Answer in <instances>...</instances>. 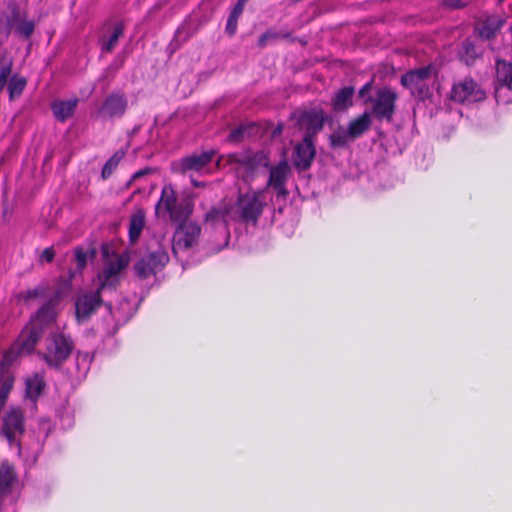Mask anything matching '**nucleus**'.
Returning <instances> with one entry per match:
<instances>
[{
  "label": "nucleus",
  "mask_w": 512,
  "mask_h": 512,
  "mask_svg": "<svg viewBox=\"0 0 512 512\" xmlns=\"http://www.w3.org/2000/svg\"><path fill=\"white\" fill-rule=\"evenodd\" d=\"M201 227L195 222H182L178 224L175 234L177 245L184 249H190L198 243Z\"/></svg>",
  "instance_id": "obj_19"
},
{
  "label": "nucleus",
  "mask_w": 512,
  "mask_h": 512,
  "mask_svg": "<svg viewBox=\"0 0 512 512\" xmlns=\"http://www.w3.org/2000/svg\"><path fill=\"white\" fill-rule=\"evenodd\" d=\"M243 132H244L243 127H237L231 131L229 138L235 142L240 141L243 136Z\"/></svg>",
  "instance_id": "obj_45"
},
{
  "label": "nucleus",
  "mask_w": 512,
  "mask_h": 512,
  "mask_svg": "<svg viewBox=\"0 0 512 512\" xmlns=\"http://www.w3.org/2000/svg\"><path fill=\"white\" fill-rule=\"evenodd\" d=\"M12 67V59L6 53L0 52V93L6 87V84L12 73Z\"/></svg>",
  "instance_id": "obj_32"
},
{
  "label": "nucleus",
  "mask_w": 512,
  "mask_h": 512,
  "mask_svg": "<svg viewBox=\"0 0 512 512\" xmlns=\"http://www.w3.org/2000/svg\"><path fill=\"white\" fill-rule=\"evenodd\" d=\"M227 165L229 170L244 183L251 186L258 175L270 165L268 155L263 151L242 150L221 155L216 164Z\"/></svg>",
  "instance_id": "obj_1"
},
{
  "label": "nucleus",
  "mask_w": 512,
  "mask_h": 512,
  "mask_svg": "<svg viewBox=\"0 0 512 512\" xmlns=\"http://www.w3.org/2000/svg\"><path fill=\"white\" fill-rule=\"evenodd\" d=\"M397 100L398 94L391 87L378 89L376 96L370 102L372 104L371 115L379 122H392L396 112Z\"/></svg>",
  "instance_id": "obj_7"
},
{
  "label": "nucleus",
  "mask_w": 512,
  "mask_h": 512,
  "mask_svg": "<svg viewBox=\"0 0 512 512\" xmlns=\"http://www.w3.org/2000/svg\"><path fill=\"white\" fill-rule=\"evenodd\" d=\"M206 223L217 224L222 222L226 227L234 222L232 214L231 202H221L219 205L212 207L204 217Z\"/></svg>",
  "instance_id": "obj_20"
},
{
  "label": "nucleus",
  "mask_w": 512,
  "mask_h": 512,
  "mask_svg": "<svg viewBox=\"0 0 512 512\" xmlns=\"http://www.w3.org/2000/svg\"><path fill=\"white\" fill-rule=\"evenodd\" d=\"M103 290H100L98 287L94 292L84 293L77 297L75 308H76V318L79 321L88 320L92 314L96 312V310L103 304V299L101 296Z\"/></svg>",
  "instance_id": "obj_16"
},
{
  "label": "nucleus",
  "mask_w": 512,
  "mask_h": 512,
  "mask_svg": "<svg viewBox=\"0 0 512 512\" xmlns=\"http://www.w3.org/2000/svg\"><path fill=\"white\" fill-rule=\"evenodd\" d=\"M485 97V92L471 77H465L455 83L450 91V99L459 104L480 102Z\"/></svg>",
  "instance_id": "obj_11"
},
{
  "label": "nucleus",
  "mask_w": 512,
  "mask_h": 512,
  "mask_svg": "<svg viewBox=\"0 0 512 512\" xmlns=\"http://www.w3.org/2000/svg\"><path fill=\"white\" fill-rule=\"evenodd\" d=\"M45 386L44 377L36 373L33 377L26 380V394L30 399L36 401L42 394Z\"/></svg>",
  "instance_id": "obj_28"
},
{
  "label": "nucleus",
  "mask_w": 512,
  "mask_h": 512,
  "mask_svg": "<svg viewBox=\"0 0 512 512\" xmlns=\"http://www.w3.org/2000/svg\"><path fill=\"white\" fill-rule=\"evenodd\" d=\"M502 21L497 18H488L482 22L477 28L476 32L481 39H493L497 32L501 29Z\"/></svg>",
  "instance_id": "obj_26"
},
{
  "label": "nucleus",
  "mask_w": 512,
  "mask_h": 512,
  "mask_svg": "<svg viewBox=\"0 0 512 512\" xmlns=\"http://www.w3.org/2000/svg\"><path fill=\"white\" fill-rule=\"evenodd\" d=\"M481 52L477 49L472 41L466 39L462 42L459 57L467 65L475 63L476 59L480 57Z\"/></svg>",
  "instance_id": "obj_31"
},
{
  "label": "nucleus",
  "mask_w": 512,
  "mask_h": 512,
  "mask_svg": "<svg viewBox=\"0 0 512 512\" xmlns=\"http://www.w3.org/2000/svg\"><path fill=\"white\" fill-rule=\"evenodd\" d=\"M496 78L501 86L512 90V63L498 59L496 61Z\"/></svg>",
  "instance_id": "obj_25"
},
{
  "label": "nucleus",
  "mask_w": 512,
  "mask_h": 512,
  "mask_svg": "<svg viewBox=\"0 0 512 512\" xmlns=\"http://www.w3.org/2000/svg\"><path fill=\"white\" fill-rule=\"evenodd\" d=\"M144 226H145V213L143 210H138L136 213H134L130 217V221H129L128 235H129V240L131 243H135L139 239Z\"/></svg>",
  "instance_id": "obj_27"
},
{
  "label": "nucleus",
  "mask_w": 512,
  "mask_h": 512,
  "mask_svg": "<svg viewBox=\"0 0 512 512\" xmlns=\"http://www.w3.org/2000/svg\"><path fill=\"white\" fill-rule=\"evenodd\" d=\"M325 120L322 110L312 109L304 112L299 119L300 125L305 129L303 137L310 136V139L315 140L317 134L323 129Z\"/></svg>",
  "instance_id": "obj_18"
},
{
  "label": "nucleus",
  "mask_w": 512,
  "mask_h": 512,
  "mask_svg": "<svg viewBox=\"0 0 512 512\" xmlns=\"http://www.w3.org/2000/svg\"><path fill=\"white\" fill-rule=\"evenodd\" d=\"M55 257V251L53 247L45 248L41 254V260L51 263Z\"/></svg>",
  "instance_id": "obj_43"
},
{
  "label": "nucleus",
  "mask_w": 512,
  "mask_h": 512,
  "mask_svg": "<svg viewBox=\"0 0 512 512\" xmlns=\"http://www.w3.org/2000/svg\"><path fill=\"white\" fill-rule=\"evenodd\" d=\"M25 433V415L19 407H12L3 417L2 434L10 445L20 447V437Z\"/></svg>",
  "instance_id": "obj_10"
},
{
  "label": "nucleus",
  "mask_w": 512,
  "mask_h": 512,
  "mask_svg": "<svg viewBox=\"0 0 512 512\" xmlns=\"http://www.w3.org/2000/svg\"><path fill=\"white\" fill-rule=\"evenodd\" d=\"M34 30L35 22L28 17L27 11L15 1H10L0 19V43L7 40L12 32L23 40H29Z\"/></svg>",
  "instance_id": "obj_3"
},
{
  "label": "nucleus",
  "mask_w": 512,
  "mask_h": 512,
  "mask_svg": "<svg viewBox=\"0 0 512 512\" xmlns=\"http://www.w3.org/2000/svg\"><path fill=\"white\" fill-rule=\"evenodd\" d=\"M289 36L290 33H285L282 35L272 29H269L258 38L257 45L259 48L263 49L267 46L269 41L277 40L280 37L287 38Z\"/></svg>",
  "instance_id": "obj_38"
},
{
  "label": "nucleus",
  "mask_w": 512,
  "mask_h": 512,
  "mask_svg": "<svg viewBox=\"0 0 512 512\" xmlns=\"http://www.w3.org/2000/svg\"><path fill=\"white\" fill-rule=\"evenodd\" d=\"M316 157L315 140L309 137H303L302 141L297 143L293 149L292 161L298 171L310 169Z\"/></svg>",
  "instance_id": "obj_15"
},
{
  "label": "nucleus",
  "mask_w": 512,
  "mask_h": 512,
  "mask_svg": "<svg viewBox=\"0 0 512 512\" xmlns=\"http://www.w3.org/2000/svg\"><path fill=\"white\" fill-rule=\"evenodd\" d=\"M349 138L350 134H348V129L345 130L344 128L339 127L337 130L333 131L329 137L330 146L334 149L344 147Z\"/></svg>",
  "instance_id": "obj_35"
},
{
  "label": "nucleus",
  "mask_w": 512,
  "mask_h": 512,
  "mask_svg": "<svg viewBox=\"0 0 512 512\" xmlns=\"http://www.w3.org/2000/svg\"><path fill=\"white\" fill-rule=\"evenodd\" d=\"M133 182H134V181H132V177H131V178H130V180L126 183L125 187H126L127 189H128V188H130Z\"/></svg>",
  "instance_id": "obj_49"
},
{
  "label": "nucleus",
  "mask_w": 512,
  "mask_h": 512,
  "mask_svg": "<svg viewBox=\"0 0 512 512\" xmlns=\"http://www.w3.org/2000/svg\"><path fill=\"white\" fill-rule=\"evenodd\" d=\"M129 258L116 255L113 260L104 263L103 271L98 275L100 290L115 289L120 282V273L128 266Z\"/></svg>",
  "instance_id": "obj_12"
},
{
  "label": "nucleus",
  "mask_w": 512,
  "mask_h": 512,
  "mask_svg": "<svg viewBox=\"0 0 512 512\" xmlns=\"http://www.w3.org/2000/svg\"><path fill=\"white\" fill-rule=\"evenodd\" d=\"M436 74L433 65L416 68L407 71L401 76V84L411 92V95L420 101H425L432 96L430 82Z\"/></svg>",
  "instance_id": "obj_5"
},
{
  "label": "nucleus",
  "mask_w": 512,
  "mask_h": 512,
  "mask_svg": "<svg viewBox=\"0 0 512 512\" xmlns=\"http://www.w3.org/2000/svg\"><path fill=\"white\" fill-rule=\"evenodd\" d=\"M153 172V169L150 168V167H146L144 169H140L138 171H136L133 175H132V181H136L138 179H140L141 177L143 176H146L148 174H151Z\"/></svg>",
  "instance_id": "obj_46"
},
{
  "label": "nucleus",
  "mask_w": 512,
  "mask_h": 512,
  "mask_svg": "<svg viewBox=\"0 0 512 512\" xmlns=\"http://www.w3.org/2000/svg\"><path fill=\"white\" fill-rule=\"evenodd\" d=\"M161 210L169 214L172 222L180 224L193 213L194 202L189 197L178 199L174 188L171 185H165L156 205V213L159 214Z\"/></svg>",
  "instance_id": "obj_4"
},
{
  "label": "nucleus",
  "mask_w": 512,
  "mask_h": 512,
  "mask_svg": "<svg viewBox=\"0 0 512 512\" xmlns=\"http://www.w3.org/2000/svg\"><path fill=\"white\" fill-rule=\"evenodd\" d=\"M45 330L41 323L37 321H30L22 330L19 337L15 341L20 350L25 354H30L34 351L37 343L43 337Z\"/></svg>",
  "instance_id": "obj_17"
},
{
  "label": "nucleus",
  "mask_w": 512,
  "mask_h": 512,
  "mask_svg": "<svg viewBox=\"0 0 512 512\" xmlns=\"http://www.w3.org/2000/svg\"><path fill=\"white\" fill-rule=\"evenodd\" d=\"M105 306L108 308L109 311H111V309H112L111 303H105Z\"/></svg>",
  "instance_id": "obj_50"
},
{
  "label": "nucleus",
  "mask_w": 512,
  "mask_h": 512,
  "mask_svg": "<svg viewBox=\"0 0 512 512\" xmlns=\"http://www.w3.org/2000/svg\"><path fill=\"white\" fill-rule=\"evenodd\" d=\"M20 354H25L15 342L3 355L0 364V405L7 401L8 396L14 386V373L11 369L12 363Z\"/></svg>",
  "instance_id": "obj_9"
},
{
  "label": "nucleus",
  "mask_w": 512,
  "mask_h": 512,
  "mask_svg": "<svg viewBox=\"0 0 512 512\" xmlns=\"http://www.w3.org/2000/svg\"><path fill=\"white\" fill-rule=\"evenodd\" d=\"M283 128H284V124L283 123H279L273 130L272 132V136L273 137H276V136H279L282 131H283Z\"/></svg>",
  "instance_id": "obj_48"
},
{
  "label": "nucleus",
  "mask_w": 512,
  "mask_h": 512,
  "mask_svg": "<svg viewBox=\"0 0 512 512\" xmlns=\"http://www.w3.org/2000/svg\"><path fill=\"white\" fill-rule=\"evenodd\" d=\"M241 3L246 4L249 0H239Z\"/></svg>",
  "instance_id": "obj_53"
},
{
  "label": "nucleus",
  "mask_w": 512,
  "mask_h": 512,
  "mask_svg": "<svg viewBox=\"0 0 512 512\" xmlns=\"http://www.w3.org/2000/svg\"><path fill=\"white\" fill-rule=\"evenodd\" d=\"M54 317V307L51 302H47L37 311L35 317L31 321H37L45 328L48 323L54 320Z\"/></svg>",
  "instance_id": "obj_34"
},
{
  "label": "nucleus",
  "mask_w": 512,
  "mask_h": 512,
  "mask_svg": "<svg viewBox=\"0 0 512 512\" xmlns=\"http://www.w3.org/2000/svg\"><path fill=\"white\" fill-rule=\"evenodd\" d=\"M217 151L210 149L202 152H194L190 155L182 157L179 160V171L182 174L186 173H201L213 162Z\"/></svg>",
  "instance_id": "obj_13"
},
{
  "label": "nucleus",
  "mask_w": 512,
  "mask_h": 512,
  "mask_svg": "<svg viewBox=\"0 0 512 512\" xmlns=\"http://www.w3.org/2000/svg\"><path fill=\"white\" fill-rule=\"evenodd\" d=\"M288 171L289 167L286 161H281L278 165L270 167V175L266 187L273 188L286 184Z\"/></svg>",
  "instance_id": "obj_24"
},
{
  "label": "nucleus",
  "mask_w": 512,
  "mask_h": 512,
  "mask_svg": "<svg viewBox=\"0 0 512 512\" xmlns=\"http://www.w3.org/2000/svg\"><path fill=\"white\" fill-rule=\"evenodd\" d=\"M128 108V100L124 92L113 91L102 102L98 116L104 119L121 118Z\"/></svg>",
  "instance_id": "obj_14"
},
{
  "label": "nucleus",
  "mask_w": 512,
  "mask_h": 512,
  "mask_svg": "<svg viewBox=\"0 0 512 512\" xmlns=\"http://www.w3.org/2000/svg\"><path fill=\"white\" fill-rule=\"evenodd\" d=\"M238 20H239V18L229 15V17L227 19L226 27H225L226 33L229 36L235 35V33L237 31V27H238Z\"/></svg>",
  "instance_id": "obj_40"
},
{
  "label": "nucleus",
  "mask_w": 512,
  "mask_h": 512,
  "mask_svg": "<svg viewBox=\"0 0 512 512\" xmlns=\"http://www.w3.org/2000/svg\"><path fill=\"white\" fill-rule=\"evenodd\" d=\"M123 154L120 152H115L110 159L104 164L101 172V176L104 180L108 179L113 171L116 169L118 164L120 163Z\"/></svg>",
  "instance_id": "obj_36"
},
{
  "label": "nucleus",
  "mask_w": 512,
  "mask_h": 512,
  "mask_svg": "<svg viewBox=\"0 0 512 512\" xmlns=\"http://www.w3.org/2000/svg\"><path fill=\"white\" fill-rule=\"evenodd\" d=\"M355 90L352 86H346L336 92L332 98V107L336 112L347 110L353 104Z\"/></svg>",
  "instance_id": "obj_22"
},
{
  "label": "nucleus",
  "mask_w": 512,
  "mask_h": 512,
  "mask_svg": "<svg viewBox=\"0 0 512 512\" xmlns=\"http://www.w3.org/2000/svg\"><path fill=\"white\" fill-rule=\"evenodd\" d=\"M470 0H443V4L449 8L457 9L468 5Z\"/></svg>",
  "instance_id": "obj_42"
},
{
  "label": "nucleus",
  "mask_w": 512,
  "mask_h": 512,
  "mask_svg": "<svg viewBox=\"0 0 512 512\" xmlns=\"http://www.w3.org/2000/svg\"><path fill=\"white\" fill-rule=\"evenodd\" d=\"M101 254H102V258L105 262H107L108 260H112L111 257L112 256L115 257L117 255V254H114L110 244H108V243H103L101 245Z\"/></svg>",
  "instance_id": "obj_41"
},
{
  "label": "nucleus",
  "mask_w": 512,
  "mask_h": 512,
  "mask_svg": "<svg viewBox=\"0 0 512 512\" xmlns=\"http://www.w3.org/2000/svg\"><path fill=\"white\" fill-rule=\"evenodd\" d=\"M192 183H193V185H194L195 187H200V186H201L197 181H192Z\"/></svg>",
  "instance_id": "obj_51"
},
{
  "label": "nucleus",
  "mask_w": 512,
  "mask_h": 512,
  "mask_svg": "<svg viewBox=\"0 0 512 512\" xmlns=\"http://www.w3.org/2000/svg\"><path fill=\"white\" fill-rule=\"evenodd\" d=\"M6 86L9 92V99L13 101L22 95L27 86V80L23 76L15 74L10 77Z\"/></svg>",
  "instance_id": "obj_30"
},
{
  "label": "nucleus",
  "mask_w": 512,
  "mask_h": 512,
  "mask_svg": "<svg viewBox=\"0 0 512 512\" xmlns=\"http://www.w3.org/2000/svg\"><path fill=\"white\" fill-rule=\"evenodd\" d=\"M372 86H373V80H370L369 82L364 84L358 92V96H359V98H361L363 100L364 104L370 103L373 99L370 96Z\"/></svg>",
  "instance_id": "obj_39"
},
{
  "label": "nucleus",
  "mask_w": 512,
  "mask_h": 512,
  "mask_svg": "<svg viewBox=\"0 0 512 512\" xmlns=\"http://www.w3.org/2000/svg\"><path fill=\"white\" fill-rule=\"evenodd\" d=\"M97 255V250L94 246L84 248L83 246H77L74 248V257L76 261V268L79 272H82L87 265L88 259H94Z\"/></svg>",
  "instance_id": "obj_29"
},
{
  "label": "nucleus",
  "mask_w": 512,
  "mask_h": 512,
  "mask_svg": "<svg viewBox=\"0 0 512 512\" xmlns=\"http://www.w3.org/2000/svg\"><path fill=\"white\" fill-rule=\"evenodd\" d=\"M74 350L72 338L63 333H53L46 340V351L42 353V359L51 367L60 368L71 356Z\"/></svg>",
  "instance_id": "obj_6"
},
{
  "label": "nucleus",
  "mask_w": 512,
  "mask_h": 512,
  "mask_svg": "<svg viewBox=\"0 0 512 512\" xmlns=\"http://www.w3.org/2000/svg\"><path fill=\"white\" fill-rule=\"evenodd\" d=\"M371 124L372 121L370 114L368 112L360 114L358 117H356L349 123L348 134H350V138H359L370 129Z\"/></svg>",
  "instance_id": "obj_23"
},
{
  "label": "nucleus",
  "mask_w": 512,
  "mask_h": 512,
  "mask_svg": "<svg viewBox=\"0 0 512 512\" xmlns=\"http://www.w3.org/2000/svg\"><path fill=\"white\" fill-rule=\"evenodd\" d=\"M169 262V255L163 248L145 254L134 264V272L140 279H147L161 271Z\"/></svg>",
  "instance_id": "obj_8"
},
{
  "label": "nucleus",
  "mask_w": 512,
  "mask_h": 512,
  "mask_svg": "<svg viewBox=\"0 0 512 512\" xmlns=\"http://www.w3.org/2000/svg\"><path fill=\"white\" fill-rule=\"evenodd\" d=\"M45 288L42 286L35 287L33 289H28L26 291H22L16 295L17 300L28 303L38 297L44 295Z\"/></svg>",
  "instance_id": "obj_37"
},
{
  "label": "nucleus",
  "mask_w": 512,
  "mask_h": 512,
  "mask_svg": "<svg viewBox=\"0 0 512 512\" xmlns=\"http://www.w3.org/2000/svg\"><path fill=\"white\" fill-rule=\"evenodd\" d=\"M124 34V27L121 23H117L114 27V30L112 32V34L110 35V37L103 42L102 44V52H105V53H111L116 45L118 44V41L119 39L123 36Z\"/></svg>",
  "instance_id": "obj_33"
},
{
  "label": "nucleus",
  "mask_w": 512,
  "mask_h": 512,
  "mask_svg": "<svg viewBox=\"0 0 512 512\" xmlns=\"http://www.w3.org/2000/svg\"><path fill=\"white\" fill-rule=\"evenodd\" d=\"M78 99L72 98L68 100H55L51 103V111L55 119L64 123L67 119L73 116L77 105Z\"/></svg>",
  "instance_id": "obj_21"
},
{
  "label": "nucleus",
  "mask_w": 512,
  "mask_h": 512,
  "mask_svg": "<svg viewBox=\"0 0 512 512\" xmlns=\"http://www.w3.org/2000/svg\"><path fill=\"white\" fill-rule=\"evenodd\" d=\"M244 7H245V4L244 3H241L239 0L237 1V3L234 5V7L232 8L231 12H230V16H233V17H236V18H240V16L242 15L243 11H244Z\"/></svg>",
  "instance_id": "obj_44"
},
{
  "label": "nucleus",
  "mask_w": 512,
  "mask_h": 512,
  "mask_svg": "<svg viewBox=\"0 0 512 512\" xmlns=\"http://www.w3.org/2000/svg\"><path fill=\"white\" fill-rule=\"evenodd\" d=\"M273 189L276 191L278 197L286 198L289 194L288 190L285 187V184H282L281 186H275Z\"/></svg>",
  "instance_id": "obj_47"
},
{
  "label": "nucleus",
  "mask_w": 512,
  "mask_h": 512,
  "mask_svg": "<svg viewBox=\"0 0 512 512\" xmlns=\"http://www.w3.org/2000/svg\"><path fill=\"white\" fill-rule=\"evenodd\" d=\"M137 193H140V189H137L133 192V195L137 194Z\"/></svg>",
  "instance_id": "obj_52"
},
{
  "label": "nucleus",
  "mask_w": 512,
  "mask_h": 512,
  "mask_svg": "<svg viewBox=\"0 0 512 512\" xmlns=\"http://www.w3.org/2000/svg\"><path fill=\"white\" fill-rule=\"evenodd\" d=\"M267 206L265 189L238 190L234 203H231L235 223L257 226Z\"/></svg>",
  "instance_id": "obj_2"
}]
</instances>
